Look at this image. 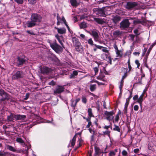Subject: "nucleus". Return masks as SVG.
Returning <instances> with one entry per match:
<instances>
[{"mask_svg":"<svg viewBox=\"0 0 156 156\" xmlns=\"http://www.w3.org/2000/svg\"><path fill=\"white\" fill-rule=\"evenodd\" d=\"M55 28L57 30L59 34H63L66 33V30L64 28H59L57 27H55Z\"/></svg>","mask_w":156,"mask_h":156,"instance_id":"21","label":"nucleus"},{"mask_svg":"<svg viewBox=\"0 0 156 156\" xmlns=\"http://www.w3.org/2000/svg\"><path fill=\"white\" fill-rule=\"evenodd\" d=\"M65 89V86L57 85L54 90L53 94L57 95L59 94L64 91Z\"/></svg>","mask_w":156,"mask_h":156,"instance_id":"6","label":"nucleus"},{"mask_svg":"<svg viewBox=\"0 0 156 156\" xmlns=\"http://www.w3.org/2000/svg\"><path fill=\"white\" fill-rule=\"evenodd\" d=\"M24 73L22 71H18L12 76V79L13 80H19L23 78L24 77Z\"/></svg>","mask_w":156,"mask_h":156,"instance_id":"2","label":"nucleus"},{"mask_svg":"<svg viewBox=\"0 0 156 156\" xmlns=\"http://www.w3.org/2000/svg\"><path fill=\"white\" fill-rule=\"evenodd\" d=\"M122 71L123 72L125 73V72H126V73H127L128 72V69L127 68H124L122 67Z\"/></svg>","mask_w":156,"mask_h":156,"instance_id":"45","label":"nucleus"},{"mask_svg":"<svg viewBox=\"0 0 156 156\" xmlns=\"http://www.w3.org/2000/svg\"><path fill=\"white\" fill-rule=\"evenodd\" d=\"M144 96L143 94H141L139 98H138V101L137 102L139 103L140 104V105L141 108L142 107V102L143 101V98Z\"/></svg>","mask_w":156,"mask_h":156,"instance_id":"25","label":"nucleus"},{"mask_svg":"<svg viewBox=\"0 0 156 156\" xmlns=\"http://www.w3.org/2000/svg\"><path fill=\"white\" fill-rule=\"evenodd\" d=\"M105 77V76L104 74L102 73V72L101 71V72L100 74L97 77V78L101 80H102L104 81V78Z\"/></svg>","mask_w":156,"mask_h":156,"instance_id":"27","label":"nucleus"},{"mask_svg":"<svg viewBox=\"0 0 156 156\" xmlns=\"http://www.w3.org/2000/svg\"><path fill=\"white\" fill-rule=\"evenodd\" d=\"M148 55H146V56L144 57V63L145 64H146L147 63V59L148 58Z\"/></svg>","mask_w":156,"mask_h":156,"instance_id":"60","label":"nucleus"},{"mask_svg":"<svg viewBox=\"0 0 156 156\" xmlns=\"http://www.w3.org/2000/svg\"><path fill=\"white\" fill-rule=\"evenodd\" d=\"M130 23L128 19H125L120 23V28L121 29H124L129 27Z\"/></svg>","mask_w":156,"mask_h":156,"instance_id":"5","label":"nucleus"},{"mask_svg":"<svg viewBox=\"0 0 156 156\" xmlns=\"http://www.w3.org/2000/svg\"><path fill=\"white\" fill-rule=\"evenodd\" d=\"M111 132L109 131L106 130L103 132V134L104 136L107 135L109 137H110V133Z\"/></svg>","mask_w":156,"mask_h":156,"instance_id":"37","label":"nucleus"},{"mask_svg":"<svg viewBox=\"0 0 156 156\" xmlns=\"http://www.w3.org/2000/svg\"><path fill=\"white\" fill-rule=\"evenodd\" d=\"M88 43L91 46L94 45V44H93V42L91 38H90L88 41Z\"/></svg>","mask_w":156,"mask_h":156,"instance_id":"41","label":"nucleus"},{"mask_svg":"<svg viewBox=\"0 0 156 156\" xmlns=\"http://www.w3.org/2000/svg\"><path fill=\"white\" fill-rule=\"evenodd\" d=\"M72 41L73 44V46L74 47L79 44L80 45L81 44L79 39L76 37H72Z\"/></svg>","mask_w":156,"mask_h":156,"instance_id":"12","label":"nucleus"},{"mask_svg":"<svg viewBox=\"0 0 156 156\" xmlns=\"http://www.w3.org/2000/svg\"><path fill=\"white\" fill-rule=\"evenodd\" d=\"M70 2L71 5L73 7H76L79 4L76 0H70Z\"/></svg>","mask_w":156,"mask_h":156,"instance_id":"23","label":"nucleus"},{"mask_svg":"<svg viewBox=\"0 0 156 156\" xmlns=\"http://www.w3.org/2000/svg\"><path fill=\"white\" fill-rule=\"evenodd\" d=\"M28 61L27 57L22 55L17 56L15 59V64L16 66L21 67L26 64Z\"/></svg>","mask_w":156,"mask_h":156,"instance_id":"1","label":"nucleus"},{"mask_svg":"<svg viewBox=\"0 0 156 156\" xmlns=\"http://www.w3.org/2000/svg\"><path fill=\"white\" fill-rule=\"evenodd\" d=\"M101 56L102 57L103 56L104 58V57H105L106 58V59H105L104 58H103V59L107 60L108 62H109L110 64H112V59L110 56H108V55L106 54H103Z\"/></svg>","mask_w":156,"mask_h":156,"instance_id":"14","label":"nucleus"},{"mask_svg":"<svg viewBox=\"0 0 156 156\" xmlns=\"http://www.w3.org/2000/svg\"><path fill=\"white\" fill-rule=\"evenodd\" d=\"M115 113L113 111L111 112L105 111L104 113L105 115L107 116L106 119L109 121L112 120L113 119L114 117L113 115Z\"/></svg>","mask_w":156,"mask_h":156,"instance_id":"9","label":"nucleus"},{"mask_svg":"<svg viewBox=\"0 0 156 156\" xmlns=\"http://www.w3.org/2000/svg\"><path fill=\"white\" fill-rule=\"evenodd\" d=\"M124 83V80H121L120 81V85L119 86V88L120 90L122 89V87Z\"/></svg>","mask_w":156,"mask_h":156,"instance_id":"43","label":"nucleus"},{"mask_svg":"<svg viewBox=\"0 0 156 156\" xmlns=\"http://www.w3.org/2000/svg\"><path fill=\"white\" fill-rule=\"evenodd\" d=\"M15 1L19 4H22L23 2V0H15Z\"/></svg>","mask_w":156,"mask_h":156,"instance_id":"53","label":"nucleus"},{"mask_svg":"<svg viewBox=\"0 0 156 156\" xmlns=\"http://www.w3.org/2000/svg\"><path fill=\"white\" fill-rule=\"evenodd\" d=\"M114 128L113 129V130L114 131H117L119 132H120L121 130V128H120L118 126L114 124Z\"/></svg>","mask_w":156,"mask_h":156,"instance_id":"32","label":"nucleus"},{"mask_svg":"<svg viewBox=\"0 0 156 156\" xmlns=\"http://www.w3.org/2000/svg\"><path fill=\"white\" fill-rule=\"evenodd\" d=\"M135 64L137 65V67L139 68V67L140 66V64L139 61L138 60H136L135 61Z\"/></svg>","mask_w":156,"mask_h":156,"instance_id":"49","label":"nucleus"},{"mask_svg":"<svg viewBox=\"0 0 156 156\" xmlns=\"http://www.w3.org/2000/svg\"><path fill=\"white\" fill-rule=\"evenodd\" d=\"M42 17L40 15L37 13H33L31 14L30 17L31 20L35 23H39L41 21Z\"/></svg>","mask_w":156,"mask_h":156,"instance_id":"4","label":"nucleus"},{"mask_svg":"<svg viewBox=\"0 0 156 156\" xmlns=\"http://www.w3.org/2000/svg\"><path fill=\"white\" fill-rule=\"evenodd\" d=\"M7 148L11 151L16 153H21L22 151L21 150H16L12 146L9 145L7 146Z\"/></svg>","mask_w":156,"mask_h":156,"instance_id":"13","label":"nucleus"},{"mask_svg":"<svg viewBox=\"0 0 156 156\" xmlns=\"http://www.w3.org/2000/svg\"><path fill=\"white\" fill-rule=\"evenodd\" d=\"M28 2L30 3L31 4H35L36 1V0H28Z\"/></svg>","mask_w":156,"mask_h":156,"instance_id":"47","label":"nucleus"},{"mask_svg":"<svg viewBox=\"0 0 156 156\" xmlns=\"http://www.w3.org/2000/svg\"><path fill=\"white\" fill-rule=\"evenodd\" d=\"M56 84V82L53 80L51 81L49 83V85L54 86Z\"/></svg>","mask_w":156,"mask_h":156,"instance_id":"46","label":"nucleus"},{"mask_svg":"<svg viewBox=\"0 0 156 156\" xmlns=\"http://www.w3.org/2000/svg\"><path fill=\"white\" fill-rule=\"evenodd\" d=\"M88 17L86 14H84L82 15L80 18L81 19H84L86 18H87Z\"/></svg>","mask_w":156,"mask_h":156,"instance_id":"54","label":"nucleus"},{"mask_svg":"<svg viewBox=\"0 0 156 156\" xmlns=\"http://www.w3.org/2000/svg\"><path fill=\"white\" fill-rule=\"evenodd\" d=\"M122 154L123 156H126L127 155L128 153L126 150H123L122 151Z\"/></svg>","mask_w":156,"mask_h":156,"instance_id":"50","label":"nucleus"},{"mask_svg":"<svg viewBox=\"0 0 156 156\" xmlns=\"http://www.w3.org/2000/svg\"><path fill=\"white\" fill-rule=\"evenodd\" d=\"M94 20L99 24L102 25L105 23L106 22L103 19L98 18H94Z\"/></svg>","mask_w":156,"mask_h":156,"instance_id":"18","label":"nucleus"},{"mask_svg":"<svg viewBox=\"0 0 156 156\" xmlns=\"http://www.w3.org/2000/svg\"><path fill=\"white\" fill-rule=\"evenodd\" d=\"M127 107H124V113L125 114L126 116H127Z\"/></svg>","mask_w":156,"mask_h":156,"instance_id":"57","label":"nucleus"},{"mask_svg":"<svg viewBox=\"0 0 156 156\" xmlns=\"http://www.w3.org/2000/svg\"><path fill=\"white\" fill-rule=\"evenodd\" d=\"M116 54L117 55V56H119L121 57L122 56V55L120 53V51L119 50L116 51Z\"/></svg>","mask_w":156,"mask_h":156,"instance_id":"48","label":"nucleus"},{"mask_svg":"<svg viewBox=\"0 0 156 156\" xmlns=\"http://www.w3.org/2000/svg\"><path fill=\"white\" fill-rule=\"evenodd\" d=\"M87 112H88V115L89 117L91 118L92 117L94 116L92 112V109L91 108H89L88 109Z\"/></svg>","mask_w":156,"mask_h":156,"instance_id":"33","label":"nucleus"},{"mask_svg":"<svg viewBox=\"0 0 156 156\" xmlns=\"http://www.w3.org/2000/svg\"><path fill=\"white\" fill-rule=\"evenodd\" d=\"M96 89V84H90V89L92 91H94Z\"/></svg>","mask_w":156,"mask_h":156,"instance_id":"31","label":"nucleus"},{"mask_svg":"<svg viewBox=\"0 0 156 156\" xmlns=\"http://www.w3.org/2000/svg\"><path fill=\"white\" fill-rule=\"evenodd\" d=\"M73 75L74 76H76L78 75V73L77 71L76 70L73 71Z\"/></svg>","mask_w":156,"mask_h":156,"instance_id":"63","label":"nucleus"},{"mask_svg":"<svg viewBox=\"0 0 156 156\" xmlns=\"http://www.w3.org/2000/svg\"><path fill=\"white\" fill-rule=\"evenodd\" d=\"M122 34V32L119 30L115 31L113 33V35L116 37H119V36L121 35Z\"/></svg>","mask_w":156,"mask_h":156,"instance_id":"28","label":"nucleus"},{"mask_svg":"<svg viewBox=\"0 0 156 156\" xmlns=\"http://www.w3.org/2000/svg\"><path fill=\"white\" fill-rule=\"evenodd\" d=\"M52 71L51 68L46 66H43L41 68V73L43 74H48Z\"/></svg>","mask_w":156,"mask_h":156,"instance_id":"10","label":"nucleus"},{"mask_svg":"<svg viewBox=\"0 0 156 156\" xmlns=\"http://www.w3.org/2000/svg\"><path fill=\"white\" fill-rule=\"evenodd\" d=\"M15 118L17 120H23L26 118V116L24 115H15Z\"/></svg>","mask_w":156,"mask_h":156,"instance_id":"22","label":"nucleus"},{"mask_svg":"<svg viewBox=\"0 0 156 156\" xmlns=\"http://www.w3.org/2000/svg\"><path fill=\"white\" fill-rule=\"evenodd\" d=\"M118 151L117 149H115L114 150L111 151L108 154V156H115Z\"/></svg>","mask_w":156,"mask_h":156,"instance_id":"24","label":"nucleus"},{"mask_svg":"<svg viewBox=\"0 0 156 156\" xmlns=\"http://www.w3.org/2000/svg\"><path fill=\"white\" fill-rule=\"evenodd\" d=\"M16 141L17 142L20 143L21 144H24V142L23 141V140L21 138H17L16 139Z\"/></svg>","mask_w":156,"mask_h":156,"instance_id":"38","label":"nucleus"},{"mask_svg":"<svg viewBox=\"0 0 156 156\" xmlns=\"http://www.w3.org/2000/svg\"><path fill=\"white\" fill-rule=\"evenodd\" d=\"M91 33L94 40L96 41H98L99 36L98 33L95 31H92Z\"/></svg>","mask_w":156,"mask_h":156,"instance_id":"17","label":"nucleus"},{"mask_svg":"<svg viewBox=\"0 0 156 156\" xmlns=\"http://www.w3.org/2000/svg\"><path fill=\"white\" fill-rule=\"evenodd\" d=\"M154 46V44H153L151 45V46H150L149 48V49L148 50V51L147 53V55H149L151 50H152L153 47Z\"/></svg>","mask_w":156,"mask_h":156,"instance_id":"35","label":"nucleus"},{"mask_svg":"<svg viewBox=\"0 0 156 156\" xmlns=\"http://www.w3.org/2000/svg\"><path fill=\"white\" fill-rule=\"evenodd\" d=\"M76 136L77 135L76 133V134L73 138L72 140H70V143L71 144V145L73 147L75 145Z\"/></svg>","mask_w":156,"mask_h":156,"instance_id":"26","label":"nucleus"},{"mask_svg":"<svg viewBox=\"0 0 156 156\" xmlns=\"http://www.w3.org/2000/svg\"><path fill=\"white\" fill-rule=\"evenodd\" d=\"M6 153L4 151H0V156H5L6 155Z\"/></svg>","mask_w":156,"mask_h":156,"instance_id":"59","label":"nucleus"},{"mask_svg":"<svg viewBox=\"0 0 156 156\" xmlns=\"http://www.w3.org/2000/svg\"><path fill=\"white\" fill-rule=\"evenodd\" d=\"M88 155H87V156H92V151H89L88 152Z\"/></svg>","mask_w":156,"mask_h":156,"instance_id":"64","label":"nucleus"},{"mask_svg":"<svg viewBox=\"0 0 156 156\" xmlns=\"http://www.w3.org/2000/svg\"><path fill=\"white\" fill-rule=\"evenodd\" d=\"M9 95L4 90L0 89V101H8L9 99Z\"/></svg>","mask_w":156,"mask_h":156,"instance_id":"3","label":"nucleus"},{"mask_svg":"<svg viewBox=\"0 0 156 156\" xmlns=\"http://www.w3.org/2000/svg\"><path fill=\"white\" fill-rule=\"evenodd\" d=\"M51 47L56 52L59 51L60 46L56 43L50 44Z\"/></svg>","mask_w":156,"mask_h":156,"instance_id":"11","label":"nucleus"},{"mask_svg":"<svg viewBox=\"0 0 156 156\" xmlns=\"http://www.w3.org/2000/svg\"><path fill=\"white\" fill-rule=\"evenodd\" d=\"M79 26L80 28L81 29L85 28L87 27L86 23L84 22L81 23Z\"/></svg>","mask_w":156,"mask_h":156,"instance_id":"29","label":"nucleus"},{"mask_svg":"<svg viewBox=\"0 0 156 156\" xmlns=\"http://www.w3.org/2000/svg\"><path fill=\"white\" fill-rule=\"evenodd\" d=\"M133 108L135 111H137L139 109V106L137 105H135L134 106Z\"/></svg>","mask_w":156,"mask_h":156,"instance_id":"62","label":"nucleus"},{"mask_svg":"<svg viewBox=\"0 0 156 156\" xmlns=\"http://www.w3.org/2000/svg\"><path fill=\"white\" fill-rule=\"evenodd\" d=\"M119 119V116L118 115H116L115 118V121L116 122H118Z\"/></svg>","mask_w":156,"mask_h":156,"instance_id":"61","label":"nucleus"},{"mask_svg":"<svg viewBox=\"0 0 156 156\" xmlns=\"http://www.w3.org/2000/svg\"><path fill=\"white\" fill-rule=\"evenodd\" d=\"M129 101H130V100H128V99H126V102L125 105V107H128V106L129 104Z\"/></svg>","mask_w":156,"mask_h":156,"instance_id":"55","label":"nucleus"},{"mask_svg":"<svg viewBox=\"0 0 156 156\" xmlns=\"http://www.w3.org/2000/svg\"><path fill=\"white\" fill-rule=\"evenodd\" d=\"M143 22V21L140 20L138 19H137L136 20H134L133 21V23L134 24H136L139 23L142 24Z\"/></svg>","mask_w":156,"mask_h":156,"instance_id":"36","label":"nucleus"},{"mask_svg":"<svg viewBox=\"0 0 156 156\" xmlns=\"http://www.w3.org/2000/svg\"><path fill=\"white\" fill-rule=\"evenodd\" d=\"M14 115L12 113H11L9 115L7 116V120L9 121H12L13 120Z\"/></svg>","mask_w":156,"mask_h":156,"instance_id":"30","label":"nucleus"},{"mask_svg":"<svg viewBox=\"0 0 156 156\" xmlns=\"http://www.w3.org/2000/svg\"><path fill=\"white\" fill-rule=\"evenodd\" d=\"M26 25L28 27L31 28L34 27L36 25V23L32 20L27 21L26 23Z\"/></svg>","mask_w":156,"mask_h":156,"instance_id":"20","label":"nucleus"},{"mask_svg":"<svg viewBox=\"0 0 156 156\" xmlns=\"http://www.w3.org/2000/svg\"><path fill=\"white\" fill-rule=\"evenodd\" d=\"M139 32V30L138 29H136L134 30L133 33L135 34V35L136 37H138V36L140 34V33H138Z\"/></svg>","mask_w":156,"mask_h":156,"instance_id":"40","label":"nucleus"},{"mask_svg":"<svg viewBox=\"0 0 156 156\" xmlns=\"http://www.w3.org/2000/svg\"><path fill=\"white\" fill-rule=\"evenodd\" d=\"M138 5V3L134 2H128L125 6V8L128 10L131 9Z\"/></svg>","mask_w":156,"mask_h":156,"instance_id":"7","label":"nucleus"},{"mask_svg":"<svg viewBox=\"0 0 156 156\" xmlns=\"http://www.w3.org/2000/svg\"><path fill=\"white\" fill-rule=\"evenodd\" d=\"M87 99L85 97L83 96L82 97V102L84 103V104H86L87 102Z\"/></svg>","mask_w":156,"mask_h":156,"instance_id":"39","label":"nucleus"},{"mask_svg":"<svg viewBox=\"0 0 156 156\" xmlns=\"http://www.w3.org/2000/svg\"><path fill=\"white\" fill-rule=\"evenodd\" d=\"M135 36L133 34H130L129 37H130V39L133 41H134V38Z\"/></svg>","mask_w":156,"mask_h":156,"instance_id":"44","label":"nucleus"},{"mask_svg":"<svg viewBox=\"0 0 156 156\" xmlns=\"http://www.w3.org/2000/svg\"><path fill=\"white\" fill-rule=\"evenodd\" d=\"M95 11L97 12V14L99 16L103 17H105V8L103 7L101 8L95 9Z\"/></svg>","mask_w":156,"mask_h":156,"instance_id":"8","label":"nucleus"},{"mask_svg":"<svg viewBox=\"0 0 156 156\" xmlns=\"http://www.w3.org/2000/svg\"><path fill=\"white\" fill-rule=\"evenodd\" d=\"M75 48L76 51L80 53H82L83 51V48L81 44Z\"/></svg>","mask_w":156,"mask_h":156,"instance_id":"19","label":"nucleus"},{"mask_svg":"<svg viewBox=\"0 0 156 156\" xmlns=\"http://www.w3.org/2000/svg\"><path fill=\"white\" fill-rule=\"evenodd\" d=\"M94 46H95V47H97L98 48L101 49L102 48H107L104 47L103 46L97 45L96 44H94Z\"/></svg>","mask_w":156,"mask_h":156,"instance_id":"42","label":"nucleus"},{"mask_svg":"<svg viewBox=\"0 0 156 156\" xmlns=\"http://www.w3.org/2000/svg\"><path fill=\"white\" fill-rule=\"evenodd\" d=\"M133 99L134 101H136V100L138 101V95H136L134 96L133 98Z\"/></svg>","mask_w":156,"mask_h":156,"instance_id":"51","label":"nucleus"},{"mask_svg":"<svg viewBox=\"0 0 156 156\" xmlns=\"http://www.w3.org/2000/svg\"><path fill=\"white\" fill-rule=\"evenodd\" d=\"M133 151L136 154H138L139 153L140 150L138 148H136Z\"/></svg>","mask_w":156,"mask_h":156,"instance_id":"58","label":"nucleus"},{"mask_svg":"<svg viewBox=\"0 0 156 156\" xmlns=\"http://www.w3.org/2000/svg\"><path fill=\"white\" fill-rule=\"evenodd\" d=\"M94 71L95 72V74L96 75V74L98 72V67H95L93 68Z\"/></svg>","mask_w":156,"mask_h":156,"instance_id":"56","label":"nucleus"},{"mask_svg":"<svg viewBox=\"0 0 156 156\" xmlns=\"http://www.w3.org/2000/svg\"><path fill=\"white\" fill-rule=\"evenodd\" d=\"M127 73H126V72H125L124 75L122 76L121 80H124L127 76Z\"/></svg>","mask_w":156,"mask_h":156,"instance_id":"52","label":"nucleus"},{"mask_svg":"<svg viewBox=\"0 0 156 156\" xmlns=\"http://www.w3.org/2000/svg\"><path fill=\"white\" fill-rule=\"evenodd\" d=\"M83 140L81 139V136H80V138H79V140L77 141V142L78 143V146L79 147H80L82 146V144L83 143Z\"/></svg>","mask_w":156,"mask_h":156,"instance_id":"34","label":"nucleus"},{"mask_svg":"<svg viewBox=\"0 0 156 156\" xmlns=\"http://www.w3.org/2000/svg\"><path fill=\"white\" fill-rule=\"evenodd\" d=\"M120 20L121 17L118 15L113 16V17L112 19V20L115 24H117Z\"/></svg>","mask_w":156,"mask_h":156,"instance_id":"16","label":"nucleus"},{"mask_svg":"<svg viewBox=\"0 0 156 156\" xmlns=\"http://www.w3.org/2000/svg\"><path fill=\"white\" fill-rule=\"evenodd\" d=\"M95 153L94 156L100 155L101 153H103L102 151L100 149V148L96 146H94Z\"/></svg>","mask_w":156,"mask_h":156,"instance_id":"15","label":"nucleus"}]
</instances>
